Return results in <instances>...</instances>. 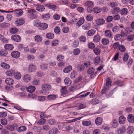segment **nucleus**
Returning a JSON list of instances; mask_svg holds the SVG:
<instances>
[{
	"mask_svg": "<svg viewBox=\"0 0 134 134\" xmlns=\"http://www.w3.org/2000/svg\"><path fill=\"white\" fill-rule=\"evenodd\" d=\"M111 81L110 79L108 78L107 79L106 83L104 85V86L102 89V93H104L106 91L108 90L109 87L111 86Z\"/></svg>",
	"mask_w": 134,
	"mask_h": 134,
	"instance_id": "obj_1",
	"label": "nucleus"
},
{
	"mask_svg": "<svg viewBox=\"0 0 134 134\" xmlns=\"http://www.w3.org/2000/svg\"><path fill=\"white\" fill-rule=\"evenodd\" d=\"M0 12L5 13L14 12L15 14H16L17 16H20L23 13V11L21 9H18L12 11H6L0 9Z\"/></svg>",
	"mask_w": 134,
	"mask_h": 134,
	"instance_id": "obj_2",
	"label": "nucleus"
},
{
	"mask_svg": "<svg viewBox=\"0 0 134 134\" xmlns=\"http://www.w3.org/2000/svg\"><path fill=\"white\" fill-rule=\"evenodd\" d=\"M18 127V125L16 124H14L12 125H8L7 126V129L11 131H14Z\"/></svg>",
	"mask_w": 134,
	"mask_h": 134,
	"instance_id": "obj_3",
	"label": "nucleus"
},
{
	"mask_svg": "<svg viewBox=\"0 0 134 134\" xmlns=\"http://www.w3.org/2000/svg\"><path fill=\"white\" fill-rule=\"evenodd\" d=\"M131 27H127L125 29V31L126 34H130L132 32V29H134V21L132 22L131 24Z\"/></svg>",
	"mask_w": 134,
	"mask_h": 134,
	"instance_id": "obj_4",
	"label": "nucleus"
},
{
	"mask_svg": "<svg viewBox=\"0 0 134 134\" xmlns=\"http://www.w3.org/2000/svg\"><path fill=\"white\" fill-rule=\"evenodd\" d=\"M87 72L89 74H91V78H93L97 74L96 72L94 71V69L92 67L89 69L87 70Z\"/></svg>",
	"mask_w": 134,
	"mask_h": 134,
	"instance_id": "obj_5",
	"label": "nucleus"
},
{
	"mask_svg": "<svg viewBox=\"0 0 134 134\" xmlns=\"http://www.w3.org/2000/svg\"><path fill=\"white\" fill-rule=\"evenodd\" d=\"M35 6L36 7V10L39 12H42L45 9V7L43 5L40 4H35Z\"/></svg>",
	"mask_w": 134,
	"mask_h": 134,
	"instance_id": "obj_6",
	"label": "nucleus"
},
{
	"mask_svg": "<svg viewBox=\"0 0 134 134\" xmlns=\"http://www.w3.org/2000/svg\"><path fill=\"white\" fill-rule=\"evenodd\" d=\"M105 22V20L103 18H99L95 21L96 23L98 25L100 26L104 24Z\"/></svg>",
	"mask_w": 134,
	"mask_h": 134,
	"instance_id": "obj_7",
	"label": "nucleus"
},
{
	"mask_svg": "<svg viewBox=\"0 0 134 134\" xmlns=\"http://www.w3.org/2000/svg\"><path fill=\"white\" fill-rule=\"evenodd\" d=\"M41 87L43 90H48L51 89V86L49 84H44L42 85Z\"/></svg>",
	"mask_w": 134,
	"mask_h": 134,
	"instance_id": "obj_8",
	"label": "nucleus"
},
{
	"mask_svg": "<svg viewBox=\"0 0 134 134\" xmlns=\"http://www.w3.org/2000/svg\"><path fill=\"white\" fill-rule=\"evenodd\" d=\"M91 24L88 23H85L82 26V27L84 30H89L91 28Z\"/></svg>",
	"mask_w": 134,
	"mask_h": 134,
	"instance_id": "obj_9",
	"label": "nucleus"
},
{
	"mask_svg": "<svg viewBox=\"0 0 134 134\" xmlns=\"http://www.w3.org/2000/svg\"><path fill=\"white\" fill-rule=\"evenodd\" d=\"M11 39L17 42H20L21 40V37L19 35H12L11 37Z\"/></svg>",
	"mask_w": 134,
	"mask_h": 134,
	"instance_id": "obj_10",
	"label": "nucleus"
},
{
	"mask_svg": "<svg viewBox=\"0 0 134 134\" xmlns=\"http://www.w3.org/2000/svg\"><path fill=\"white\" fill-rule=\"evenodd\" d=\"M25 23L23 19H18L15 22V24L17 26H20L23 25Z\"/></svg>",
	"mask_w": 134,
	"mask_h": 134,
	"instance_id": "obj_11",
	"label": "nucleus"
},
{
	"mask_svg": "<svg viewBox=\"0 0 134 134\" xmlns=\"http://www.w3.org/2000/svg\"><path fill=\"white\" fill-rule=\"evenodd\" d=\"M20 53L18 51H14L11 53V56L14 58H18L20 57Z\"/></svg>",
	"mask_w": 134,
	"mask_h": 134,
	"instance_id": "obj_12",
	"label": "nucleus"
},
{
	"mask_svg": "<svg viewBox=\"0 0 134 134\" xmlns=\"http://www.w3.org/2000/svg\"><path fill=\"white\" fill-rule=\"evenodd\" d=\"M5 82L7 84L10 85H12L14 83V81L12 78H8L5 80Z\"/></svg>",
	"mask_w": 134,
	"mask_h": 134,
	"instance_id": "obj_13",
	"label": "nucleus"
},
{
	"mask_svg": "<svg viewBox=\"0 0 134 134\" xmlns=\"http://www.w3.org/2000/svg\"><path fill=\"white\" fill-rule=\"evenodd\" d=\"M48 27V25L44 23H40L39 28L41 30H45Z\"/></svg>",
	"mask_w": 134,
	"mask_h": 134,
	"instance_id": "obj_14",
	"label": "nucleus"
},
{
	"mask_svg": "<svg viewBox=\"0 0 134 134\" xmlns=\"http://www.w3.org/2000/svg\"><path fill=\"white\" fill-rule=\"evenodd\" d=\"M126 130V128L125 126H123L121 128L118 129L117 130V133L119 134L123 133Z\"/></svg>",
	"mask_w": 134,
	"mask_h": 134,
	"instance_id": "obj_15",
	"label": "nucleus"
},
{
	"mask_svg": "<svg viewBox=\"0 0 134 134\" xmlns=\"http://www.w3.org/2000/svg\"><path fill=\"white\" fill-rule=\"evenodd\" d=\"M59 132L58 129L56 128L53 127L49 131V134H56Z\"/></svg>",
	"mask_w": 134,
	"mask_h": 134,
	"instance_id": "obj_16",
	"label": "nucleus"
},
{
	"mask_svg": "<svg viewBox=\"0 0 134 134\" xmlns=\"http://www.w3.org/2000/svg\"><path fill=\"white\" fill-rule=\"evenodd\" d=\"M23 80L26 82H29L31 80V76L29 75L26 74L23 77Z\"/></svg>",
	"mask_w": 134,
	"mask_h": 134,
	"instance_id": "obj_17",
	"label": "nucleus"
},
{
	"mask_svg": "<svg viewBox=\"0 0 134 134\" xmlns=\"http://www.w3.org/2000/svg\"><path fill=\"white\" fill-rule=\"evenodd\" d=\"M36 69V67L35 65L31 64L29 65V70L30 72H34Z\"/></svg>",
	"mask_w": 134,
	"mask_h": 134,
	"instance_id": "obj_18",
	"label": "nucleus"
},
{
	"mask_svg": "<svg viewBox=\"0 0 134 134\" xmlns=\"http://www.w3.org/2000/svg\"><path fill=\"white\" fill-rule=\"evenodd\" d=\"M87 105L86 103H79L78 106V107L76 108V110H78L79 109H83L86 108Z\"/></svg>",
	"mask_w": 134,
	"mask_h": 134,
	"instance_id": "obj_19",
	"label": "nucleus"
},
{
	"mask_svg": "<svg viewBox=\"0 0 134 134\" xmlns=\"http://www.w3.org/2000/svg\"><path fill=\"white\" fill-rule=\"evenodd\" d=\"M27 91L29 93L34 92L36 89L35 87L33 86H30L26 88Z\"/></svg>",
	"mask_w": 134,
	"mask_h": 134,
	"instance_id": "obj_20",
	"label": "nucleus"
},
{
	"mask_svg": "<svg viewBox=\"0 0 134 134\" xmlns=\"http://www.w3.org/2000/svg\"><path fill=\"white\" fill-rule=\"evenodd\" d=\"M35 41L39 43L41 42L42 40V37L40 35H37L34 37Z\"/></svg>",
	"mask_w": 134,
	"mask_h": 134,
	"instance_id": "obj_21",
	"label": "nucleus"
},
{
	"mask_svg": "<svg viewBox=\"0 0 134 134\" xmlns=\"http://www.w3.org/2000/svg\"><path fill=\"white\" fill-rule=\"evenodd\" d=\"M27 130L26 127L25 126H21L16 128V131L18 132H23Z\"/></svg>",
	"mask_w": 134,
	"mask_h": 134,
	"instance_id": "obj_22",
	"label": "nucleus"
},
{
	"mask_svg": "<svg viewBox=\"0 0 134 134\" xmlns=\"http://www.w3.org/2000/svg\"><path fill=\"white\" fill-rule=\"evenodd\" d=\"M120 8L118 7H116L113 8L111 11L113 14H117L120 11Z\"/></svg>",
	"mask_w": 134,
	"mask_h": 134,
	"instance_id": "obj_23",
	"label": "nucleus"
},
{
	"mask_svg": "<svg viewBox=\"0 0 134 134\" xmlns=\"http://www.w3.org/2000/svg\"><path fill=\"white\" fill-rule=\"evenodd\" d=\"M127 119L130 123H134V116L132 114H129L128 116Z\"/></svg>",
	"mask_w": 134,
	"mask_h": 134,
	"instance_id": "obj_24",
	"label": "nucleus"
},
{
	"mask_svg": "<svg viewBox=\"0 0 134 134\" xmlns=\"http://www.w3.org/2000/svg\"><path fill=\"white\" fill-rule=\"evenodd\" d=\"M15 72V70H7L5 72L6 75L8 76H13Z\"/></svg>",
	"mask_w": 134,
	"mask_h": 134,
	"instance_id": "obj_25",
	"label": "nucleus"
},
{
	"mask_svg": "<svg viewBox=\"0 0 134 134\" xmlns=\"http://www.w3.org/2000/svg\"><path fill=\"white\" fill-rule=\"evenodd\" d=\"M103 119L101 117H97L95 120V123L97 125H99L101 124Z\"/></svg>",
	"mask_w": 134,
	"mask_h": 134,
	"instance_id": "obj_26",
	"label": "nucleus"
},
{
	"mask_svg": "<svg viewBox=\"0 0 134 134\" xmlns=\"http://www.w3.org/2000/svg\"><path fill=\"white\" fill-rule=\"evenodd\" d=\"M61 92V95L63 96V95L67 94L68 91L67 90L66 87V86L62 87L60 90Z\"/></svg>",
	"mask_w": 134,
	"mask_h": 134,
	"instance_id": "obj_27",
	"label": "nucleus"
},
{
	"mask_svg": "<svg viewBox=\"0 0 134 134\" xmlns=\"http://www.w3.org/2000/svg\"><path fill=\"white\" fill-rule=\"evenodd\" d=\"M126 120V118L124 116H121L119 118V123L120 124H123L125 123Z\"/></svg>",
	"mask_w": 134,
	"mask_h": 134,
	"instance_id": "obj_28",
	"label": "nucleus"
},
{
	"mask_svg": "<svg viewBox=\"0 0 134 134\" xmlns=\"http://www.w3.org/2000/svg\"><path fill=\"white\" fill-rule=\"evenodd\" d=\"M120 14L122 15H125L128 13V11L126 8H123L120 10Z\"/></svg>",
	"mask_w": 134,
	"mask_h": 134,
	"instance_id": "obj_29",
	"label": "nucleus"
},
{
	"mask_svg": "<svg viewBox=\"0 0 134 134\" xmlns=\"http://www.w3.org/2000/svg\"><path fill=\"white\" fill-rule=\"evenodd\" d=\"M4 47L6 49L11 50L14 48V46L11 44H8L4 45Z\"/></svg>",
	"mask_w": 134,
	"mask_h": 134,
	"instance_id": "obj_30",
	"label": "nucleus"
},
{
	"mask_svg": "<svg viewBox=\"0 0 134 134\" xmlns=\"http://www.w3.org/2000/svg\"><path fill=\"white\" fill-rule=\"evenodd\" d=\"M85 19L83 18H80L79 20L76 23V25L78 26H81L84 22Z\"/></svg>",
	"mask_w": 134,
	"mask_h": 134,
	"instance_id": "obj_31",
	"label": "nucleus"
},
{
	"mask_svg": "<svg viewBox=\"0 0 134 134\" xmlns=\"http://www.w3.org/2000/svg\"><path fill=\"white\" fill-rule=\"evenodd\" d=\"M72 66L68 65L64 69L63 71L65 73H68L72 70Z\"/></svg>",
	"mask_w": 134,
	"mask_h": 134,
	"instance_id": "obj_32",
	"label": "nucleus"
},
{
	"mask_svg": "<svg viewBox=\"0 0 134 134\" xmlns=\"http://www.w3.org/2000/svg\"><path fill=\"white\" fill-rule=\"evenodd\" d=\"M65 84L68 86H70L71 83L70 80L68 77H66L64 80Z\"/></svg>",
	"mask_w": 134,
	"mask_h": 134,
	"instance_id": "obj_33",
	"label": "nucleus"
},
{
	"mask_svg": "<svg viewBox=\"0 0 134 134\" xmlns=\"http://www.w3.org/2000/svg\"><path fill=\"white\" fill-rule=\"evenodd\" d=\"M112 126L113 128H115L118 126V123L117 120L114 119L112 121Z\"/></svg>",
	"mask_w": 134,
	"mask_h": 134,
	"instance_id": "obj_34",
	"label": "nucleus"
},
{
	"mask_svg": "<svg viewBox=\"0 0 134 134\" xmlns=\"http://www.w3.org/2000/svg\"><path fill=\"white\" fill-rule=\"evenodd\" d=\"M45 5L50 9L54 10L56 9V6L55 5H51L50 4H46Z\"/></svg>",
	"mask_w": 134,
	"mask_h": 134,
	"instance_id": "obj_35",
	"label": "nucleus"
},
{
	"mask_svg": "<svg viewBox=\"0 0 134 134\" xmlns=\"http://www.w3.org/2000/svg\"><path fill=\"white\" fill-rule=\"evenodd\" d=\"M46 36L47 38L49 39H52L54 37V34L52 33H48L47 34Z\"/></svg>",
	"mask_w": 134,
	"mask_h": 134,
	"instance_id": "obj_36",
	"label": "nucleus"
},
{
	"mask_svg": "<svg viewBox=\"0 0 134 134\" xmlns=\"http://www.w3.org/2000/svg\"><path fill=\"white\" fill-rule=\"evenodd\" d=\"M8 53V52L5 50L2 49L0 51V56H6Z\"/></svg>",
	"mask_w": 134,
	"mask_h": 134,
	"instance_id": "obj_37",
	"label": "nucleus"
},
{
	"mask_svg": "<svg viewBox=\"0 0 134 134\" xmlns=\"http://www.w3.org/2000/svg\"><path fill=\"white\" fill-rule=\"evenodd\" d=\"M18 31V29L15 27L12 28L10 30V33L12 34H16Z\"/></svg>",
	"mask_w": 134,
	"mask_h": 134,
	"instance_id": "obj_38",
	"label": "nucleus"
},
{
	"mask_svg": "<svg viewBox=\"0 0 134 134\" xmlns=\"http://www.w3.org/2000/svg\"><path fill=\"white\" fill-rule=\"evenodd\" d=\"M105 35L106 36L109 38H111L112 36L111 32L108 30L105 31Z\"/></svg>",
	"mask_w": 134,
	"mask_h": 134,
	"instance_id": "obj_39",
	"label": "nucleus"
},
{
	"mask_svg": "<svg viewBox=\"0 0 134 134\" xmlns=\"http://www.w3.org/2000/svg\"><path fill=\"white\" fill-rule=\"evenodd\" d=\"M1 65L3 68L6 69H8L10 68L9 65L5 63H1Z\"/></svg>",
	"mask_w": 134,
	"mask_h": 134,
	"instance_id": "obj_40",
	"label": "nucleus"
},
{
	"mask_svg": "<svg viewBox=\"0 0 134 134\" xmlns=\"http://www.w3.org/2000/svg\"><path fill=\"white\" fill-rule=\"evenodd\" d=\"M100 39V37L99 35L97 34L94 36L93 40L94 42H97L99 41Z\"/></svg>",
	"mask_w": 134,
	"mask_h": 134,
	"instance_id": "obj_41",
	"label": "nucleus"
},
{
	"mask_svg": "<svg viewBox=\"0 0 134 134\" xmlns=\"http://www.w3.org/2000/svg\"><path fill=\"white\" fill-rule=\"evenodd\" d=\"M95 32V30L93 29H91L88 31L87 32V34L89 36H92L94 34Z\"/></svg>",
	"mask_w": 134,
	"mask_h": 134,
	"instance_id": "obj_42",
	"label": "nucleus"
},
{
	"mask_svg": "<svg viewBox=\"0 0 134 134\" xmlns=\"http://www.w3.org/2000/svg\"><path fill=\"white\" fill-rule=\"evenodd\" d=\"M102 9L101 8H98L97 7H94L93 9V12L96 13H100Z\"/></svg>",
	"mask_w": 134,
	"mask_h": 134,
	"instance_id": "obj_43",
	"label": "nucleus"
},
{
	"mask_svg": "<svg viewBox=\"0 0 134 134\" xmlns=\"http://www.w3.org/2000/svg\"><path fill=\"white\" fill-rule=\"evenodd\" d=\"M56 96L55 94H51L48 95L47 97L48 100H53L56 98Z\"/></svg>",
	"mask_w": 134,
	"mask_h": 134,
	"instance_id": "obj_44",
	"label": "nucleus"
},
{
	"mask_svg": "<svg viewBox=\"0 0 134 134\" xmlns=\"http://www.w3.org/2000/svg\"><path fill=\"white\" fill-rule=\"evenodd\" d=\"M114 84L119 86H122L124 85V83L120 80L117 81L115 82Z\"/></svg>",
	"mask_w": 134,
	"mask_h": 134,
	"instance_id": "obj_45",
	"label": "nucleus"
},
{
	"mask_svg": "<svg viewBox=\"0 0 134 134\" xmlns=\"http://www.w3.org/2000/svg\"><path fill=\"white\" fill-rule=\"evenodd\" d=\"M109 40L108 38H104L102 40V42L104 45H106L109 42Z\"/></svg>",
	"mask_w": 134,
	"mask_h": 134,
	"instance_id": "obj_46",
	"label": "nucleus"
},
{
	"mask_svg": "<svg viewBox=\"0 0 134 134\" xmlns=\"http://www.w3.org/2000/svg\"><path fill=\"white\" fill-rule=\"evenodd\" d=\"M91 124L90 121H84L82 122V124L84 126H87L90 125Z\"/></svg>",
	"mask_w": 134,
	"mask_h": 134,
	"instance_id": "obj_47",
	"label": "nucleus"
},
{
	"mask_svg": "<svg viewBox=\"0 0 134 134\" xmlns=\"http://www.w3.org/2000/svg\"><path fill=\"white\" fill-rule=\"evenodd\" d=\"M46 120L44 118L41 119L38 122V124L39 125H42L44 124L46 122Z\"/></svg>",
	"mask_w": 134,
	"mask_h": 134,
	"instance_id": "obj_48",
	"label": "nucleus"
},
{
	"mask_svg": "<svg viewBox=\"0 0 134 134\" xmlns=\"http://www.w3.org/2000/svg\"><path fill=\"white\" fill-rule=\"evenodd\" d=\"M80 52V50L78 48H76L73 51V54L75 55H78L79 54Z\"/></svg>",
	"mask_w": 134,
	"mask_h": 134,
	"instance_id": "obj_49",
	"label": "nucleus"
},
{
	"mask_svg": "<svg viewBox=\"0 0 134 134\" xmlns=\"http://www.w3.org/2000/svg\"><path fill=\"white\" fill-rule=\"evenodd\" d=\"M50 16V15L47 13L45 14L42 15V18L44 20H47L48 19Z\"/></svg>",
	"mask_w": 134,
	"mask_h": 134,
	"instance_id": "obj_50",
	"label": "nucleus"
},
{
	"mask_svg": "<svg viewBox=\"0 0 134 134\" xmlns=\"http://www.w3.org/2000/svg\"><path fill=\"white\" fill-rule=\"evenodd\" d=\"M50 127L48 125H45L43 126V130L45 131H47L49 130Z\"/></svg>",
	"mask_w": 134,
	"mask_h": 134,
	"instance_id": "obj_51",
	"label": "nucleus"
},
{
	"mask_svg": "<svg viewBox=\"0 0 134 134\" xmlns=\"http://www.w3.org/2000/svg\"><path fill=\"white\" fill-rule=\"evenodd\" d=\"M59 43V40H54L52 42V46H55L58 44Z\"/></svg>",
	"mask_w": 134,
	"mask_h": 134,
	"instance_id": "obj_52",
	"label": "nucleus"
},
{
	"mask_svg": "<svg viewBox=\"0 0 134 134\" xmlns=\"http://www.w3.org/2000/svg\"><path fill=\"white\" fill-rule=\"evenodd\" d=\"M54 31L57 34H59L60 33V28L58 26H56L54 28Z\"/></svg>",
	"mask_w": 134,
	"mask_h": 134,
	"instance_id": "obj_53",
	"label": "nucleus"
},
{
	"mask_svg": "<svg viewBox=\"0 0 134 134\" xmlns=\"http://www.w3.org/2000/svg\"><path fill=\"white\" fill-rule=\"evenodd\" d=\"M128 129V131L127 132V133L129 134H131L134 131L133 127V126L129 127Z\"/></svg>",
	"mask_w": 134,
	"mask_h": 134,
	"instance_id": "obj_54",
	"label": "nucleus"
},
{
	"mask_svg": "<svg viewBox=\"0 0 134 134\" xmlns=\"http://www.w3.org/2000/svg\"><path fill=\"white\" fill-rule=\"evenodd\" d=\"M40 23L39 20H35L33 22V24L34 26L36 27H38L40 26Z\"/></svg>",
	"mask_w": 134,
	"mask_h": 134,
	"instance_id": "obj_55",
	"label": "nucleus"
},
{
	"mask_svg": "<svg viewBox=\"0 0 134 134\" xmlns=\"http://www.w3.org/2000/svg\"><path fill=\"white\" fill-rule=\"evenodd\" d=\"M1 122L3 125H5L7 124V121L5 119H3L0 120Z\"/></svg>",
	"mask_w": 134,
	"mask_h": 134,
	"instance_id": "obj_56",
	"label": "nucleus"
},
{
	"mask_svg": "<svg viewBox=\"0 0 134 134\" xmlns=\"http://www.w3.org/2000/svg\"><path fill=\"white\" fill-rule=\"evenodd\" d=\"M64 58V56L61 54L59 55L57 57V59L59 61H62Z\"/></svg>",
	"mask_w": 134,
	"mask_h": 134,
	"instance_id": "obj_57",
	"label": "nucleus"
},
{
	"mask_svg": "<svg viewBox=\"0 0 134 134\" xmlns=\"http://www.w3.org/2000/svg\"><path fill=\"white\" fill-rule=\"evenodd\" d=\"M128 58V54L127 53H126L124 55L122 58L124 62H126L127 61Z\"/></svg>",
	"mask_w": 134,
	"mask_h": 134,
	"instance_id": "obj_58",
	"label": "nucleus"
},
{
	"mask_svg": "<svg viewBox=\"0 0 134 134\" xmlns=\"http://www.w3.org/2000/svg\"><path fill=\"white\" fill-rule=\"evenodd\" d=\"M120 51L122 52H124L126 50V49L123 45H120L119 48Z\"/></svg>",
	"mask_w": 134,
	"mask_h": 134,
	"instance_id": "obj_59",
	"label": "nucleus"
},
{
	"mask_svg": "<svg viewBox=\"0 0 134 134\" xmlns=\"http://www.w3.org/2000/svg\"><path fill=\"white\" fill-rule=\"evenodd\" d=\"M14 75V77L17 79H20L21 77V75L19 73H15Z\"/></svg>",
	"mask_w": 134,
	"mask_h": 134,
	"instance_id": "obj_60",
	"label": "nucleus"
},
{
	"mask_svg": "<svg viewBox=\"0 0 134 134\" xmlns=\"http://www.w3.org/2000/svg\"><path fill=\"white\" fill-rule=\"evenodd\" d=\"M79 40L81 42H86V38L85 36H82L80 37Z\"/></svg>",
	"mask_w": 134,
	"mask_h": 134,
	"instance_id": "obj_61",
	"label": "nucleus"
},
{
	"mask_svg": "<svg viewBox=\"0 0 134 134\" xmlns=\"http://www.w3.org/2000/svg\"><path fill=\"white\" fill-rule=\"evenodd\" d=\"M32 83L34 85H38L40 84V81L38 80L34 79L32 81Z\"/></svg>",
	"mask_w": 134,
	"mask_h": 134,
	"instance_id": "obj_62",
	"label": "nucleus"
},
{
	"mask_svg": "<svg viewBox=\"0 0 134 134\" xmlns=\"http://www.w3.org/2000/svg\"><path fill=\"white\" fill-rule=\"evenodd\" d=\"M120 19V16L119 14H116L113 16L114 20H119Z\"/></svg>",
	"mask_w": 134,
	"mask_h": 134,
	"instance_id": "obj_63",
	"label": "nucleus"
},
{
	"mask_svg": "<svg viewBox=\"0 0 134 134\" xmlns=\"http://www.w3.org/2000/svg\"><path fill=\"white\" fill-rule=\"evenodd\" d=\"M85 4L88 7H91L93 5V3L91 1H88L86 2Z\"/></svg>",
	"mask_w": 134,
	"mask_h": 134,
	"instance_id": "obj_64",
	"label": "nucleus"
}]
</instances>
